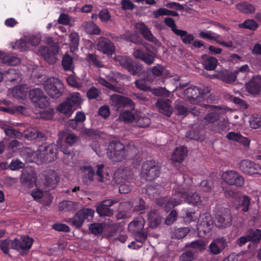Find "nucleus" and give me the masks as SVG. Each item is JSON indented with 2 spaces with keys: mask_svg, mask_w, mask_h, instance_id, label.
Returning a JSON list of instances; mask_svg holds the SVG:
<instances>
[{
  "mask_svg": "<svg viewBox=\"0 0 261 261\" xmlns=\"http://www.w3.org/2000/svg\"><path fill=\"white\" fill-rule=\"evenodd\" d=\"M118 119L126 123H131L136 120V114L134 115L128 111H124L120 113Z\"/></svg>",
  "mask_w": 261,
  "mask_h": 261,
  "instance_id": "44",
  "label": "nucleus"
},
{
  "mask_svg": "<svg viewBox=\"0 0 261 261\" xmlns=\"http://www.w3.org/2000/svg\"><path fill=\"white\" fill-rule=\"evenodd\" d=\"M2 62L9 65L13 66L19 64L20 63V59L11 54H6L4 53Z\"/></svg>",
  "mask_w": 261,
  "mask_h": 261,
  "instance_id": "45",
  "label": "nucleus"
},
{
  "mask_svg": "<svg viewBox=\"0 0 261 261\" xmlns=\"http://www.w3.org/2000/svg\"><path fill=\"white\" fill-rule=\"evenodd\" d=\"M136 240L140 244L135 245V243L132 242L131 244L128 245V247L133 249H137L142 246V244L144 242L147 238V234L145 232L141 231L136 232L134 233Z\"/></svg>",
  "mask_w": 261,
  "mask_h": 261,
  "instance_id": "38",
  "label": "nucleus"
},
{
  "mask_svg": "<svg viewBox=\"0 0 261 261\" xmlns=\"http://www.w3.org/2000/svg\"><path fill=\"white\" fill-rule=\"evenodd\" d=\"M136 122L138 126L145 127L150 124V120L145 114L139 112L136 113Z\"/></svg>",
  "mask_w": 261,
  "mask_h": 261,
  "instance_id": "40",
  "label": "nucleus"
},
{
  "mask_svg": "<svg viewBox=\"0 0 261 261\" xmlns=\"http://www.w3.org/2000/svg\"><path fill=\"white\" fill-rule=\"evenodd\" d=\"M248 235L250 238V241L257 242L261 239V230L259 229L250 230Z\"/></svg>",
  "mask_w": 261,
  "mask_h": 261,
  "instance_id": "58",
  "label": "nucleus"
},
{
  "mask_svg": "<svg viewBox=\"0 0 261 261\" xmlns=\"http://www.w3.org/2000/svg\"><path fill=\"white\" fill-rule=\"evenodd\" d=\"M97 170L96 172V174L98 177V180L101 182L105 181V180L107 179V176L108 175L107 174L105 175V173H103L104 165L103 164H100L97 165Z\"/></svg>",
  "mask_w": 261,
  "mask_h": 261,
  "instance_id": "59",
  "label": "nucleus"
},
{
  "mask_svg": "<svg viewBox=\"0 0 261 261\" xmlns=\"http://www.w3.org/2000/svg\"><path fill=\"white\" fill-rule=\"evenodd\" d=\"M96 48L99 51L108 55H111L115 51L113 43L105 37H100L98 39Z\"/></svg>",
  "mask_w": 261,
  "mask_h": 261,
  "instance_id": "15",
  "label": "nucleus"
},
{
  "mask_svg": "<svg viewBox=\"0 0 261 261\" xmlns=\"http://www.w3.org/2000/svg\"><path fill=\"white\" fill-rule=\"evenodd\" d=\"M206 244L205 242L202 240H198L196 241L193 242L190 244V245H187L186 246H190L193 249V250H191L193 252H195L196 250H203L205 248V246Z\"/></svg>",
  "mask_w": 261,
  "mask_h": 261,
  "instance_id": "51",
  "label": "nucleus"
},
{
  "mask_svg": "<svg viewBox=\"0 0 261 261\" xmlns=\"http://www.w3.org/2000/svg\"><path fill=\"white\" fill-rule=\"evenodd\" d=\"M118 202L116 199L105 200L96 206V212L101 216H111L113 215V211L109 207Z\"/></svg>",
  "mask_w": 261,
  "mask_h": 261,
  "instance_id": "18",
  "label": "nucleus"
},
{
  "mask_svg": "<svg viewBox=\"0 0 261 261\" xmlns=\"http://www.w3.org/2000/svg\"><path fill=\"white\" fill-rule=\"evenodd\" d=\"M110 103L111 106L116 107L117 109L126 106L133 107L134 106L132 100L117 94L111 96Z\"/></svg>",
  "mask_w": 261,
  "mask_h": 261,
  "instance_id": "19",
  "label": "nucleus"
},
{
  "mask_svg": "<svg viewBox=\"0 0 261 261\" xmlns=\"http://www.w3.org/2000/svg\"><path fill=\"white\" fill-rule=\"evenodd\" d=\"M189 231V230L188 228H179L174 230L172 236L176 239H181L186 236Z\"/></svg>",
  "mask_w": 261,
  "mask_h": 261,
  "instance_id": "54",
  "label": "nucleus"
},
{
  "mask_svg": "<svg viewBox=\"0 0 261 261\" xmlns=\"http://www.w3.org/2000/svg\"><path fill=\"white\" fill-rule=\"evenodd\" d=\"M62 65L65 70L71 71L73 69L72 58L68 55L64 56L62 59Z\"/></svg>",
  "mask_w": 261,
  "mask_h": 261,
  "instance_id": "50",
  "label": "nucleus"
},
{
  "mask_svg": "<svg viewBox=\"0 0 261 261\" xmlns=\"http://www.w3.org/2000/svg\"><path fill=\"white\" fill-rule=\"evenodd\" d=\"M44 90L51 98L57 99L59 98L64 91L63 83L58 79L49 77L43 83Z\"/></svg>",
  "mask_w": 261,
  "mask_h": 261,
  "instance_id": "5",
  "label": "nucleus"
},
{
  "mask_svg": "<svg viewBox=\"0 0 261 261\" xmlns=\"http://www.w3.org/2000/svg\"><path fill=\"white\" fill-rule=\"evenodd\" d=\"M29 95L32 101L36 107L44 109L48 106L47 97L44 95L40 89L35 88L30 90Z\"/></svg>",
  "mask_w": 261,
  "mask_h": 261,
  "instance_id": "12",
  "label": "nucleus"
},
{
  "mask_svg": "<svg viewBox=\"0 0 261 261\" xmlns=\"http://www.w3.org/2000/svg\"><path fill=\"white\" fill-rule=\"evenodd\" d=\"M83 29L87 34H99L100 30L99 28L93 22L89 21L85 22L82 25Z\"/></svg>",
  "mask_w": 261,
  "mask_h": 261,
  "instance_id": "39",
  "label": "nucleus"
},
{
  "mask_svg": "<svg viewBox=\"0 0 261 261\" xmlns=\"http://www.w3.org/2000/svg\"><path fill=\"white\" fill-rule=\"evenodd\" d=\"M226 138L230 140L242 144L245 146H248L250 144L249 139L246 137H243L240 133L233 132H229L227 134Z\"/></svg>",
  "mask_w": 261,
  "mask_h": 261,
  "instance_id": "32",
  "label": "nucleus"
},
{
  "mask_svg": "<svg viewBox=\"0 0 261 261\" xmlns=\"http://www.w3.org/2000/svg\"><path fill=\"white\" fill-rule=\"evenodd\" d=\"M175 109L179 115L185 116L189 112H191L194 115L199 116L201 112H198V110H203V108L201 106H195L194 107L187 109L182 102H179L176 104Z\"/></svg>",
  "mask_w": 261,
  "mask_h": 261,
  "instance_id": "23",
  "label": "nucleus"
},
{
  "mask_svg": "<svg viewBox=\"0 0 261 261\" xmlns=\"http://www.w3.org/2000/svg\"><path fill=\"white\" fill-rule=\"evenodd\" d=\"M221 177L222 180L229 185L242 187L245 182L243 177L234 170L224 172Z\"/></svg>",
  "mask_w": 261,
  "mask_h": 261,
  "instance_id": "10",
  "label": "nucleus"
},
{
  "mask_svg": "<svg viewBox=\"0 0 261 261\" xmlns=\"http://www.w3.org/2000/svg\"><path fill=\"white\" fill-rule=\"evenodd\" d=\"M186 192L178 191L175 193L172 198H163L158 200V204L163 206L167 211H169L174 206L180 204L181 202L186 201L188 203L198 205L201 204L200 197L197 193H189L186 195Z\"/></svg>",
  "mask_w": 261,
  "mask_h": 261,
  "instance_id": "2",
  "label": "nucleus"
},
{
  "mask_svg": "<svg viewBox=\"0 0 261 261\" xmlns=\"http://www.w3.org/2000/svg\"><path fill=\"white\" fill-rule=\"evenodd\" d=\"M175 34L180 36L184 43L186 44H190L194 40L193 35L184 30H177Z\"/></svg>",
  "mask_w": 261,
  "mask_h": 261,
  "instance_id": "48",
  "label": "nucleus"
},
{
  "mask_svg": "<svg viewBox=\"0 0 261 261\" xmlns=\"http://www.w3.org/2000/svg\"><path fill=\"white\" fill-rule=\"evenodd\" d=\"M4 76L7 80L11 82L19 81L21 78L19 72L14 69H10L6 71Z\"/></svg>",
  "mask_w": 261,
  "mask_h": 261,
  "instance_id": "43",
  "label": "nucleus"
},
{
  "mask_svg": "<svg viewBox=\"0 0 261 261\" xmlns=\"http://www.w3.org/2000/svg\"><path fill=\"white\" fill-rule=\"evenodd\" d=\"M152 93L159 96L169 97L171 94V92L167 90L165 88L160 87L159 88L153 89L152 90Z\"/></svg>",
  "mask_w": 261,
  "mask_h": 261,
  "instance_id": "62",
  "label": "nucleus"
},
{
  "mask_svg": "<svg viewBox=\"0 0 261 261\" xmlns=\"http://www.w3.org/2000/svg\"><path fill=\"white\" fill-rule=\"evenodd\" d=\"M20 181L23 186L28 188H31L35 183L36 184V174L34 169L31 167L25 168L22 172Z\"/></svg>",
  "mask_w": 261,
  "mask_h": 261,
  "instance_id": "16",
  "label": "nucleus"
},
{
  "mask_svg": "<svg viewBox=\"0 0 261 261\" xmlns=\"http://www.w3.org/2000/svg\"><path fill=\"white\" fill-rule=\"evenodd\" d=\"M231 216L229 213L223 215H218L216 218L215 225L220 228H224L230 225Z\"/></svg>",
  "mask_w": 261,
  "mask_h": 261,
  "instance_id": "29",
  "label": "nucleus"
},
{
  "mask_svg": "<svg viewBox=\"0 0 261 261\" xmlns=\"http://www.w3.org/2000/svg\"><path fill=\"white\" fill-rule=\"evenodd\" d=\"M160 169L156 164L148 161L143 164L142 168V176L147 180H151L159 176Z\"/></svg>",
  "mask_w": 261,
  "mask_h": 261,
  "instance_id": "9",
  "label": "nucleus"
},
{
  "mask_svg": "<svg viewBox=\"0 0 261 261\" xmlns=\"http://www.w3.org/2000/svg\"><path fill=\"white\" fill-rule=\"evenodd\" d=\"M39 51L41 55L48 63L53 64L56 63L57 60L56 55L59 52V47L57 44L54 43V45L50 46V49L46 47L42 46Z\"/></svg>",
  "mask_w": 261,
  "mask_h": 261,
  "instance_id": "14",
  "label": "nucleus"
},
{
  "mask_svg": "<svg viewBox=\"0 0 261 261\" xmlns=\"http://www.w3.org/2000/svg\"><path fill=\"white\" fill-rule=\"evenodd\" d=\"M41 39L39 36L33 35L24 36L16 40L12 47L21 50H27L30 49L33 46L38 45Z\"/></svg>",
  "mask_w": 261,
  "mask_h": 261,
  "instance_id": "7",
  "label": "nucleus"
},
{
  "mask_svg": "<svg viewBox=\"0 0 261 261\" xmlns=\"http://www.w3.org/2000/svg\"><path fill=\"white\" fill-rule=\"evenodd\" d=\"M133 56L136 59H140L146 64L150 65L155 60L156 54H149L144 53L140 49H135L133 52Z\"/></svg>",
  "mask_w": 261,
  "mask_h": 261,
  "instance_id": "24",
  "label": "nucleus"
},
{
  "mask_svg": "<svg viewBox=\"0 0 261 261\" xmlns=\"http://www.w3.org/2000/svg\"><path fill=\"white\" fill-rule=\"evenodd\" d=\"M200 37L210 40H214L217 43L224 46L226 47H231L233 46V43L231 41L225 42L222 38V37L220 35L213 32L211 31H201L199 34Z\"/></svg>",
  "mask_w": 261,
  "mask_h": 261,
  "instance_id": "13",
  "label": "nucleus"
},
{
  "mask_svg": "<svg viewBox=\"0 0 261 261\" xmlns=\"http://www.w3.org/2000/svg\"><path fill=\"white\" fill-rule=\"evenodd\" d=\"M136 29L140 31L143 37L148 41L158 44V41L154 38L151 34L148 28L143 23L139 22L136 24Z\"/></svg>",
  "mask_w": 261,
  "mask_h": 261,
  "instance_id": "27",
  "label": "nucleus"
},
{
  "mask_svg": "<svg viewBox=\"0 0 261 261\" xmlns=\"http://www.w3.org/2000/svg\"><path fill=\"white\" fill-rule=\"evenodd\" d=\"M188 83L180 84L175 90L177 91L178 96L185 99L191 103L196 106H199L198 103L203 99V95L210 92L208 87H203L202 89L197 87L193 86L186 89L184 91L183 89L186 87Z\"/></svg>",
  "mask_w": 261,
  "mask_h": 261,
  "instance_id": "3",
  "label": "nucleus"
},
{
  "mask_svg": "<svg viewBox=\"0 0 261 261\" xmlns=\"http://www.w3.org/2000/svg\"><path fill=\"white\" fill-rule=\"evenodd\" d=\"M200 187L201 190L208 192L213 187V181L212 180H203L200 183Z\"/></svg>",
  "mask_w": 261,
  "mask_h": 261,
  "instance_id": "63",
  "label": "nucleus"
},
{
  "mask_svg": "<svg viewBox=\"0 0 261 261\" xmlns=\"http://www.w3.org/2000/svg\"><path fill=\"white\" fill-rule=\"evenodd\" d=\"M94 211L90 208H83L77 212L75 216L70 219L69 222L72 225L76 227H81L85 220L90 221L93 218Z\"/></svg>",
  "mask_w": 261,
  "mask_h": 261,
  "instance_id": "8",
  "label": "nucleus"
},
{
  "mask_svg": "<svg viewBox=\"0 0 261 261\" xmlns=\"http://www.w3.org/2000/svg\"><path fill=\"white\" fill-rule=\"evenodd\" d=\"M28 88L25 85H18L14 87L11 91L12 95L18 99H24L27 97Z\"/></svg>",
  "mask_w": 261,
  "mask_h": 261,
  "instance_id": "30",
  "label": "nucleus"
},
{
  "mask_svg": "<svg viewBox=\"0 0 261 261\" xmlns=\"http://www.w3.org/2000/svg\"><path fill=\"white\" fill-rule=\"evenodd\" d=\"M149 225L151 227H155L160 224L162 220L156 211H151L148 215Z\"/></svg>",
  "mask_w": 261,
  "mask_h": 261,
  "instance_id": "46",
  "label": "nucleus"
},
{
  "mask_svg": "<svg viewBox=\"0 0 261 261\" xmlns=\"http://www.w3.org/2000/svg\"><path fill=\"white\" fill-rule=\"evenodd\" d=\"M186 137L191 139L199 141H203L205 138L204 134H200L199 132L196 131H189L186 133Z\"/></svg>",
  "mask_w": 261,
  "mask_h": 261,
  "instance_id": "53",
  "label": "nucleus"
},
{
  "mask_svg": "<svg viewBox=\"0 0 261 261\" xmlns=\"http://www.w3.org/2000/svg\"><path fill=\"white\" fill-rule=\"evenodd\" d=\"M33 240L28 236L21 237L19 239H15L11 243V248L19 250H28L33 244Z\"/></svg>",
  "mask_w": 261,
  "mask_h": 261,
  "instance_id": "17",
  "label": "nucleus"
},
{
  "mask_svg": "<svg viewBox=\"0 0 261 261\" xmlns=\"http://www.w3.org/2000/svg\"><path fill=\"white\" fill-rule=\"evenodd\" d=\"M239 27L255 30L258 28V24L253 19H248L243 23L239 24Z\"/></svg>",
  "mask_w": 261,
  "mask_h": 261,
  "instance_id": "52",
  "label": "nucleus"
},
{
  "mask_svg": "<svg viewBox=\"0 0 261 261\" xmlns=\"http://www.w3.org/2000/svg\"><path fill=\"white\" fill-rule=\"evenodd\" d=\"M69 38L70 41V50L72 52H73L77 49L79 43V36L76 32H72L69 35Z\"/></svg>",
  "mask_w": 261,
  "mask_h": 261,
  "instance_id": "47",
  "label": "nucleus"
},
{
  "mask_svg": "<svg viewBox=\"0 0 261 261\" xmlns=\"http://www.w3.org/2000/svg\"><path fill=\"white\" fill-rule=\"evenodd\" d=\"M226 246V241L223 238L214 240L210 245L209 248L214 254L220 253Z\"/></svg>",
  "mask_w": 261,
  "mask_h": 261,
  "instance_id": "28",
  "label": "nucleus"
},
{
  "mask_svg": "<svg viewBox=\"0 0 261 261\" xmlns=\"http://www.w3.org/2000/svg\"><path fill=\"white\" fill-rule=\"evenodd\" d=\"M145 220L142 217H139L131 222L128 225V230L133 233L141 231L144 226Z\"/></svg>",
  "mask_w": 261,
  "mask_h": 261,
  "instance_id": "33",
  "label": "nucleus"
},
{
  "mask_svg": "<svg viewBox=\"0 0 261 261\" xmlns=\"http://www.w3.org/2000/svg\"><path fill=\"white\" fill-rule=\"evenodd\" d=\"M12 241L9 239L3 240L0 241V249L5 254L9 253L10 247H11V243Z\"/></svg>",
  "mask_w": 261,
  "mask_h": 261,
  "instance_id": "61",
  "label": "nucleus"
},
{
  "mask_svg": "<svg viewBox=\"0 0 261 261\" xmlns=\"http://www.w3.org/2000/svg\"><path fill=\"white\" fill-rule=\"evenodd\" d=\"M80 173L82 174L84 182L92 181L95 172L90 166H82L80 168Z\"/></svg>",
  "mask_w": 261,
  "mask_h": 261,
  "instance_id": "31",
  "label": "nucleus"
},
{
  "mask_svg": "<svg viewBox=\"0 0 261 261\" xmlns=\"http://www.w3.org/2000/svg\"><path fill=\"white\" fill-rule=\"evenodd\" d=\"M247 91L251 94H258L261 90V76L256 75L246 84Z\"/></svg>",
  "mask_w": 261,
  "mask_h": 261,
  "instance_id": "25",
  "label": "nucleus"
},
{
  "mask_svg": "<svg viewBox=\"0 0 261 261\" xmlns=\"http://www.w3.org/2000/svg\"><path fill=\"white\" fill-rule=\"evenodd\" d=\"M194 258V252L191 250L184 252L180 256L179 259L180 261H192Z\"/></svg>",
  "mask_w": 261,
  "mask_h": 261,
  "instance_id": "64",
  "label": "nucleus"
},
{
  "mask_svg": "<svg viewBox=\"0 0 261 261\" xmlns=\"http://www.w3.org/2000/svg\"><path fill=\"white\" fill-rule=\"evenodd\" d=\"M237 78V73L234 72H227L221 76V79L223 81L226 83H231L236 81Z\"/></svg>",
  "mask_w": 261,
  "mask_h": 261,
  "instance_id": "60",
  "label": "nucleus"
},
{
  "mask_svg": "<svg viewBox=\"0 0 261 261\" xmlns=\"http://www.w3.org/2000/svg\"><path fill=\"white\" fill-rule=\"evenodd\" d=\"M43 177L40 180L37 181V187L45 191L53 189L56 187L58 181V176L55 171L49 170L45 171Z\"/></svg>",
  "mask_w": 261,
  "mask_h": 261,
  "instance_id": "6",
  "label": "nucleus"
},
{
  "mask_svg": "<svg viewBox=\"0 0 261 261\" xmlns=\"http://www.w3.org/2000/svg\"><path fill=\"white\" fill-rule=\"evenodd\" d=\"M249 122L251 127L253 129H257L261 127V117L260 116H252Z\"/></svg>",
  "mask_w": 261,
  "mask_h": 261,
  "instance_id": "57",
  "label": "nucleus"
},
{
  "mask_svg": "<svg viewBox=\"0 0 261 261\" xmlns=\"http://www.w3.org/2000/svg\"><path fill=\"white\" fill-rule=\"evenodd\" d=\"M115 59L121 66L125 67L127 70L132 63V60L125 57L118 56Z\"/></svg>",
  "mask_w": 261,
  "mask_h": 261,
  "instance_id": "56",
  "label": "nucleus"
},
{
  "mask_svg": "<svg viewBox=\"0 0 261 261\" xmlns=\"http://www.w3.org/2000/svg\"><path fill=\"white\" fill-rule=\"evenodd\" d=\"M137 149L133 146H124L120 142H112L109 144L108 155L114 162H120L125 159L128 154L133 155L136 153Z\"/></svg>",
  "mask_w": 261,
  "mask_h": 261,
  "instance_id": "4",
  "label": "nucleus"
},
{
  "mask_svg": "<svg viewBox=\"0 0 261 261\" xmlns=\"http://www.w3.org/2000/svg\"><path fill=\"white\" fill-rule=\"evenodd\" d=\"M228 127L229 122L228 120L223 118L222 120H220L217 124L211 125L210 128L214 132L220 133L228 129Z\"/></svg>",
  "mask_w": 261,
  "mask_h": 261,
  "instance_id": "41",
  "label": "nucleus"
},
{
  "mask_svg": "<svg viewBox=\"0 0 261 261\" xmlns=\"http://www.w3.org/2000/svg\"><path fill=\"white\" fill-rule=\"evenodd\" d=\"M171 104V102L169 100L160 99L156 102V106L160 113L169 117L173 112Z\"/></svg>",
  "mask_w": 261,
  "mask_h": 261,
  "instance_id": "26",
  "label": "nucleus"
},
{
  "mask_svg": "<svg viewBox=\"0 0 261 261\" xmlns=\"http://www.w3.org/2000/svg\"><path fill=\"white\" fill-rule=\"evenodd\" d=\"M202 59L203 62L204 68L208 70H214L217 65L218 61L213 57H207V55H203Z\"/></svg>",
  "mask_w": 261,
  "mask_h": 261,
  "instance_id": "36",
  "label": "nucleus"
},
{
  "mask_svg": "<svg viewBox=\"0 0 261 261\" xmlns=\"http://www.w3.org/2000/svg\"><path fill=\"white\" fill-rule=\"evenodd\" d=\"M126 171L123 169H119L114 173V179L117 184H119V192L121 193H127L130 191V188L127 182L123 184L121 180L125 179Z\"/></svg>",
  "mask_w": 261,
  "mask_h": 261,
  "instance_id": "20",
  "label": "nucleus"
},
{
  "mask_svg": "<svg viewBox=\"0 0 261 261\" xmlns=\"http://www.w3.org/2000/svg\"><path fill=\"white\" fill-rule=\"evenodd\" d=\"M59 208L61 211H74L79 208V204L70 201H64L60 203Z\"/></svg>",
  "mask_w": 261,
  "mask_h": 261,
  "instance_id": "42",
  "label": "nucleus"
},
{
  "mask_svg": "<svg viewBox=\"0 0 261 261\" xmlns=\"http://www.w3.org/2000/svg\"><path fill=\"white\" fill-rule=\"evenodd\" d=\"M114 82L115 81L114 80H111V83L107 82L103 79H100L99 80V83L101 85L105 86L106 87L108 88V89L112 91H116L118 92H121L120 89L118 88H117L114 85H113Z\"/></svg>",
  "mask_w": 261,
  "mask_h": 261,
  "instance_id": "55",
  "label": "nucleus"
},
{
  "mask_svg": "<svg viewBox=\"0 0 261 261\" xmlns=\"http://www.w3.org/2000/svg\"><path fill=\"white\" fill-rule=\"evenodd\" d=\"M213 220L209 214H204L200 216L199 222L197 225V231L199 237H203L212 229Z\"/></svg>",
  "mask_w": 261,
  "mask_h": 261,
  "instance_id": "11",
  "label": "nucleus"
},
{
  "mask_svg": "<svg viewBox=\"0 0 261 261\" xmlns=\"http://www.w3.org/2000/svg\"><path fill=\"white\" fill-rule=\"evenodd\" d=\"M240 169L242 171L246 174H261V168L259 165L250 161H242L240 163Z\"/></svg>",
  "mask_w": 261,
  "mask_h": 261,
  "instance_id": "22",
  "label": "nucleus"
},
{
  "mask_svg": "<svg viewBox=\"0 0 261 261\" xmlns=\"http://www.w3.org/2000/svg\"><path fill=\"white\" fill-rule=\"evenodd\" d=\"M24 135L26 138L29 140H35L40 139L44 140L45 136L43 134L40 133L37 128H30L24 132Z\"/></svg>",
  "mask_w": 261,
  "mask_h": 261,
  "instance_id": "35",
  "label": "nucleus"
},
{
  "mask_svg": "<svg viewBox=\"0 0 261 261\" xmlns=\"http://www.w3.org/2000/svg\"><path fill=\"white\" fill-rule=\"evenodd\" d=\"M58 110L60 112L66 115L72 114L74 111L72 110V106L69 100L59 105Z\"/></svg>",
  "mask_w": 261,
  "mask_h": 261,
  "instance_id": "49",
  "label": "nucleus"
},
{
  "mask_svg": "<svg viewBox=\"0 0 261 261\" xmlns=\"http://www.w3.org/2000/svg\"><path fill=\"white\" fill-rule=\"evenodd\" d=\"M187 149L184 146L177 147L173 153L171 159L176 162H182L187 155Z\"/></svg>",
  "mask_w": 261,
  "mask_h": 261,
  "instance_id": "34",
  "label": "nucleus"
},
{
  "mask_svg": "<svg viewBox=\"0 0 261 261\" xmlns=\"http://www.w3.org/2000/svg\"><path fill=\"white\" fill-rule=\"evenodd\" d=\"M236 7L240 12L246 14H252L255 11L254 6L247 2L238 3Z\"/></svg>",
  "mask_w": 261,
  "mask_h": 261,
  "instance_id": "37",
  "label": "nucleus"
},
{
  "mask_svg": "<svg viewBox=\"0 0 261 261\" xmlns=\"http://www.w3.org/2000/svg\"><path fill=\"white\" fill-rule=\"evenodd\" d=\"M53 144H43L35 151L27 150L25 159L28 162H36L38 164L53 162L57 159V152Z\"/></svg>",
  "mask_w": 261,
  "mask_h": 261,
  "instance_id": "1",
  "label": "nucleus"
},
{
  "mask_svg": "<svg viewBox=\"0 0 261 261\" xmlns=\"http://www.w3.org/2000/svg\"><path fill=\"white\" fill-rule=\"evenodd\" d=\"M202 108H203V110H198V112H201L199 115L201 113H203V111L205 110L211 109V110H213V112L210 113L204 117L202 122L203 125L213 123L219 120V114L218 112V109L216 107L211 106H202Z\"/></svg>",
  "mask_w": 261,
  "mask_h": 261,
  "instance_id": "21",
  "label": "nucleus"
}]
</instances>
